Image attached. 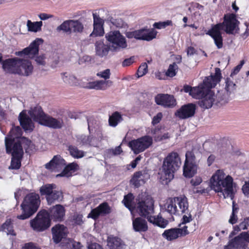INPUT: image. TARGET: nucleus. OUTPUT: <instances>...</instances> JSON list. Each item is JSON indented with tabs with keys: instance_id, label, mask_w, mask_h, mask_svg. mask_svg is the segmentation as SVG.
I'll return each mask as SVG.
<instances>
[{
	"instance_id": "obj_41",
	"label": "nucleus",
	"mask_w": 249,
	"mask_h": 249,
	"mask_svg": "<svg viewBox=\"0 0 249 249\" xmlns=\"http://www.w3.org/2000/svg\"><path fill=\"white\" fill-rule=\"evenodd\" d=\"M71 33H81L84 30L83 24L78 20H71Z\"/></svg>"
},
{
	"instance_id": "obj_10",
	"label": "nucleus",
	"mask_w": 249,
	"mask_h": 249,
	"mask_svg": "<svg viewBox=\"0 0 249 249\" xmlns=\"http://www.w3.org/2000/svg\"><path fill=\"white\" fill-rule=\"evenodd\" d=\"M49 214L46 210L40 211L36 216L30 220V226L35 231H43L49 228L51 224V221L49 217Z\"/></svg>"
},
{
	"instance_id": "obj_20",
	"label": "nucleus",
	"mask_w": 249,
	"mask_h": 249,
	"mask_svg": "<svg viewBox=\"0 0 249 249\" xmlns=\"http://www.w3.org/2000/svg\"><path fill=\"white\" fill-rule=\"evenodd\" d=\"M51 221L62 222L64 220L66 210L61 204H56L47 210Z\"/></svg>"
},
{
	"instance_id": "obj_14",
	"label": "nucleus",
	"mask_w": 249,
	"mask_h": 249,
	"mask_svg": "<svg viewBox=\"0 0 249 249\" xmlns=\"http://www.w3.org/2000/svg\"><path fill=\"white\" fill-rule=\"evenodd\" d=\"M152 143V138L145 135L137 139L131 140L128 142V145L135 154H138L149 148Z\"/></svg>"
},
{
	"instance_id": "obj_54",
	"label": "nucleus",
	"mask_w": 249,
	"mask_h": 249,
	"mask_svg": "<svg viewBox=\"0 0 249 249\" xmlns=\"http://www.w3.org/2000/svg\"><path fill=\"white\" fill-rule=\"evenodd\" d=\"M163 117L162 113L161 112H159L157 114L154 116L152 121V124L155 125L159 123Z\"/></svg>"
},
{
	"instance_id": "obj_35",
	"label": "nucleus",
	"mask_w": 249,
	"mask_h": 249,
	"mask_svg": "<svg viewBox=\"0 0 249 249\" xmlns=\"http://www.w3.org/2000/svg\"><path fill=\"white\" fill-rule=\"evenodd\" d=\"M162 235L168 241H173L177 239L179 237H181L178 230V228L166 230L162 234Z\"/></svg>"
},
{
	"instance_id": "obj_2",
	"label": "nucleus",
	"mask_w": 249,
	"mask_h": 249,
	"mask_svg": "<svg viewBox=\"0 0 249 249\" xmlns=\"http://www.w3.org/2000/svg\"><path fill=\"white\" fill-rule=\"evenodd\" d=\"M28 113L34 121L42 125L55 129H61L64 126L62 119H56L47 114L39 106L31 108Z\"/></svg>"
},
{
	"instance_id": "obj_61",
	"label": "nucleus",
	"mask_w": 249,
	"mask_h": 249,
	"mask_svg": "<svg viewBox=\"0 0 249 249\" xmlns=\"http://www.w3.org/2000/svg\"><path fill=\"white\" fill-rule=\"evenodd\" d=\"M202 181V178L199 177H196L194 178L191 180V184L194 186H196L199 185Z\"/></svg>"
},
{
	"instance_id": "obj_23",
	"label": "nucleus",
	"mask_w": 249,
	"mask_h": 249,
	"mask_svg": "<svg viewBox=\"0 0 249 249\" xmlns=\"http://www.w3.org/2000/svg\"><path fill=\"white\" fill-rule=\"evenodd\" d=\"M221 29L215 24L212 26V28L206 33V35L210 36L213 39L215 46L218 49L223 47V39L222 36Z\"/></svg>"
},
{
	"instance_id": "obj_31",
	"label": "nucleus",
	"mask_w": 249,
	"mask_h": 249,
	"mask_svg": "<svg viewBox=\"0 0 249 249\" xmlns=\"http://www.w3.org/2000/svg\"><path fill=\"white\" fill-rule=\"evenodd\" d=\"M143 217H138L133 219L132 226L135 231L145 232L148 229L147 222Z\"/></svg>"
},
{
	"instance_id": "obj_1",
	"label": "nucleus",
	"mask_w": 249,
	"mask_h": 249,
	"mask_svg": "<svg viewBox=\"0 0 249 249\" xmlns=\"http://www.w3.org/2000/svg\"><path fill=\"white\" fill-rule=\"evenodd\" d=\"M211 187L216 192H222L225 198H234L233 178L230 176H226L223 170H217L210 179Z\"/></svg>"
},
{
	"instance_id": "obj_64",
	"label": "nucleus",
	"mask_w": 249,
	"mask_h": 249,
	"mask_svg": "<svg viewBox=\"0 0 249 249\" xmlns=\"http://www.w3.org/2000/svg\"><path fill=\"white\" fill-rule=\"evenodd\" d=\"M88 248V249H104L100 245L96 243L89 244Z\"/></svg>"
},
{
	"instance_id": "obj_53",
	"label": "nucleus",
	"mask_w": 249,
	"mask_h": 249,
	"mask_svg": "<svg viewBox=\"0 0 249 249\" xmlns=\"http://www.w3.org/2000/svg\"><path fill=\"white\" fill-rule=\"evenodd\" d=\"M93 25H102L104 24L103 20L99 16H97L95 13L93 14Z\"/></svg>"
},
{
	"instance_id": "obj_52",
	"label": "nucleus",
	"mask_w": 249,
	"mask_h": 249,
	"mask_svg": "<svg viewBox=\"0 0 249 249\" xmlns=\"http://www.w3.org/2000/svg\"><path fill=\"white\" fill-rule=\"evenodd\" d=\"M135 57L134 56H131L128 58L125 59L122 62V66L124 67H128L132 65L135 62Z\"/></svg>"
},
{
	"instance_id": "obj_55",
	"label": "nucleus",
	"mask_w": 249,
	"mask_h": 249,
	"mask_svg": "<svg viewBox=\"0 0 249 249\" xmlns=\"http://www.w3.org/2000/svg\"><path fill=\"white\" fill-rule=\"evenodd\" d=\"M66 74H67L66 72L62 73V74H63L64 76V77H63V79L64 81L66 83H69V84H70L71 85H73L74 84V83L73 82H72L71 81H72L73 80H77L76 78L73 75H70L69 76V79L68 80L67 79V76H65V75Z\"/></svg>"
},
{
	"instance_id": "obj_7",
	"label": "nucleus",
	"mask_w": 249,
	"mask_h": 249,
	"mask_svg": "<svg viewBox=\"0 0 249 249\" xmlns=\"http://www.w3.org/2000/svg\"><path fill=\"white\" fill-rule=\"evenodd\" d=\"M165 209L171 215H179L188 211V202L186 197H175L167 199Z\"/></svg>"
},
{
	"instance_id": "obj_4",
	"label": "nucleus",
	"mask_w": 249,
	"mask_h": 249,
	"mask_svg": "<svg viewBox=\"0 0 249 249\" xmlns=\"http://www.w3.org/2000/svg\"><path fill=\"white\" fill-rule=\"evenodd\" d=\"M39 195L36 193H30L26 195L20 205L22 213L17 217L20 220L29 218L37 211L40 204Z\"/></svg>"
},
{
	"instance_id": "obj_50",
	"label": "nucleus",
	"mask_w": 249,
	"mask_h": 249,
	"mask_svg": "<svg viewBox=\"0 0 249 249\" xmlns=\"http://www.w3.org/2000/svg\"><path fill=\"white\" fill-rule=\"evenodd\" d=\"M148 72V66L146 63H142L139 66L137 71V74L138 75V77H141L145 75Z\"/></svg>"
},
{
	"instance_id": "obj_16",
	"label": "nucleus",
	"mask_w": 249,
	"mask_h": 249,
	"mask_svg": "<svg viewBox=\"0 0 249 249\" xmlns=\"http://www.w3.org/2000/svg\"><path fill=\"white\" fill-rule=\"evenodd\" d=\"M247 242L249 243V231L243 232L230 240L224 249H246Z\"/></svg>"
},
{
	"instance_id": "obj_32",
	"label": "nucleus",
	"mask_w": 249,
	"mask_h": 249,
	"mask_svg": "<svg viewBox=\"0 0 249 249\" xmlns=\"http://www.w3.org/2000/svg\"><path fill=\"white\" fill-rule=\"evenodd\" d=\"M107 246L109 249H123L125 244L120 238L110 235L107 238Z\"/></svg>"
},
{
	"instance_id": "obj_21",
	"label": "nucleus",
	"mask_w": 249,
	"mask_h": 249,
	"mask_svg": "<svg viewBox=\"0 0 249 249\" xmlns=\"http://www.w3.org/2000/svg\"><path fill=\"white\" fill-rule=\"evenodd\" d=\"M196 106L193 103H188L182 106L175 113V115L180 119H186L194 116Z\"/></svg>"
},
{
	"instance_id": "obj_46",
	"label": "nucleus",
	"mask_w": 249,
	"mask_h": 249,
	"mask_svg": "<svg viewBox=\"0 0 249 249\" xmlns=\"http://www.w3.org/2000/svg\"><path fill=\"white\" fill-rule=\"evenodd\" d=\"M71 19L64 21L60 25L57 27L58 31H63L64 33L71 34Z\"/></svg>"
},
{
	"instance_id": "obj_30",
	"label": "nucleus",
	"mask_w": 249,
	"mask_h": 249,
	"mask_svg": "<svg viewBox=\"0 0 249 249\" xmlns=\"http://www.w3.org/2000/svg\"><path fill=\"white\" fill-rule=\"evenodd\" d=\"M135 36L137 40L150 41L156 38L157 32L153 30L149 31L147 29H142L135 30Z\"/></svg>"
},
{
	"instance_id": "obj_29",
	"label": "nucleus",
	"mask_w": 249,
	"mask_h": 249,
	"mask_svg": "<svg viewBox=\"0 0 249 249\" xmlns=\"http://www.w3.org/2000/svg\"><path fill=\"white\" fill-rule=\"evenodd\" d=\"M19 61L18 72L17 74L25 76L31 75L33 71V66L31 62L28 60L21 58Z\"/></svg>"
},
{
	"instance_id": "obj_56",
	"label": "nucleus",
	"mask_w": 249,
	"mask_h": 249,
	"mask_svg": "<svg viewBox=\"0 0 249 249\" xmlns=\"http://www.w3.org/2000/svg\"><path fill=\"white\" fill-rule=\"evenodd\" d=\"M45 56L44 54L36 57L35 61L38 65L44 66L46 64Z\"/></svg>"
},
{
	"instance_id": "obj_34",
	"label": "nucleus",
	"mask_w": 249,
	"mask_h": 249,
	"mask_svg": "<svg viewBox=\"0 0 249 249\" xmlns=\"http://www.w3.org/2000/svg\"><path fill=\"white\" fill-rule=\"evenodd\" d=\"M78 165L75 162H72L65 165V167L61 173L58 174L57 177H70L72 176V173L78 170Z\"/></svg>"
},
{
	"instance_id": "obj_62",
	"label": "nucleus",
	"mask_w": 249,
	"mask_h": 249,
	"mask_svg": "<svg viewBox=\"0 0 249 249\" xmlns=\"http://www.w3.org/2000/svg\"><path fill=\"white\" fill-rule=\"evenodd\" d=\"M242 190L245 196L249 195V180L245 182L244 185L242 186Z\"/></svg>"
},
{
	"instance_id": "obj_11",
	"label": "nucleus",
	"mask_w": 249,
	"mask_h": 249,
	"mask_svg": "<svg viewBox=\"0 0 249 249\" xmlns=\"http://www.w3.org/2000/svg\"><path fill=\"white\" fill-rule=\"evenodd\" d=\"M198 161L193 150L187 151L185 154V160L183 165V175L187 178H191L196 174Z\"/></svg>"
},
{
	"instance_id": "obj_39",
	"label": "nucleus",
	"mask_w": 249,
	"mask_h": 249,
	"mask_svg": "<svg viewBox=\"0 0 249 249\" xmlns=\"http://www.w3.org/2000/svg\"><path fill=\"white\" fill-rule=\"evenodd\" d=\"M123 120L122 116L120 112L115 111L109 117L108 124L112 127L116 126Z\"/></svg>"
},
{
	"instance_id": "obj_26",
	"label": "nucleus",
	"mask_w": 249,
	"mask_h": 249,
	"mask_svg": "<svg viewBox=\"0 0 249 249\" xmlns=\"http://www.w3.org/2000/svg\"><path fill=\"white\" fill-rule=\"evenodd\" d=\"M19 61L20 58L18 57L6 59L2 62V68L8 73L17 74L18 72Z\"/></svg>"
},
{
	"instance_id": "obj_19",
	"label": "nucleus",
	"mask_w": 249,
	"mask_h": 249,
	"mask_svg": "<svg viewBox=\"0 0 249 249\" xmlns=\"http://www.w3.org/2000/svg\"><path fill=\"white\" fill-rule=\"evenodd\" d=\"M150 175L146 170H142L135 172L131 179L130 183L135 188H138L141 186L144 185L150 178Z\"/></svg>"
},
{
	"instance_id": "obj_48",
	"label": "nucleus",
	"mask_w": 249,
	"mask_h": 249,
	"mask_svg": "<svg viewBox=\"0 0 249 249\" xmlns=\"http://www.w3.org/2000/svg\"><path fill=\"white\" fill-rule=\"evenodd\" d=\"M178 68V67L176 62L170 64L165 72V75L168 77H173L177 74Z\"/></svg>"
},
{
	"instance_id": "obj_57",
	"label": "nucleus",
	"mask_w": 249,
	"mask_h": 249,
	"mask_svg": "<svg viewBox=\"0 0 249 249\" xmlns=\"http://www.w3.org/2000/svg\"><path fill=\"white\" fill-rule=\"evenodd\" d=\"M178 230L181 237H184L189 234V231L188 230V227L187 226H184L182 228H178Z\"/></svg>"
},
{
	"instance_id": "obj_15",
	"label": "nucleus",
	"mask_w": 249,
	"mask_h": 249,
	"mask_svg": "<svg viewBox=\"0 0 249 249\" xmlns=\"http://www.w3.org/2000/svg\"><path fill=\"white\" fill-rule=\"evenodd\" d=\"M215 96L214 93L211 90L201 98L197 102V104L201 108L205 109L210 108L214 104L217 106H220L227 103L223 99L217 96H216V100L215 101Z\"/></svg>"
},
{
	"instance_id": "obj_47",
	"label": "nucleus",
	"mask_w": 249,
	"mask_h": 249,
	"mask_svg": "<svg viewBox=\"0 0 249 249\" xmlns=\"http://www.w3.org/2000/svg\"><path fill=\"white\" fill-rule=\"evenodd\" d=\"M236 88V84L231 80V78L227 77L225 80V89L228 93L233 92Z\"/></svg>"
},
{
	"instance_id": "obj_51",
	"label": "nucleus",
	"mask_w": 249,
	"mask_h": 249,
	"mask_svg": "<svg viewBox=\"0 0 249 249\" xmlns=\"http://www.w3.org/2000/svg\"><path fill=\"white\" fill-rule=\"evenodd\" d=\"M172 25H173V22H172V20H167L166 21H162V22H155L153 24V26L154 27V28L158 29L165 28L167 26H172Z\"/></svg>"
},
{
	"instance_id": "obj_42",
	"label": "nucleus",
	"mask_w": 249,
	"mask_h": 249,
	"mask_svg": "<svg viewBox=\"0 0 249 249\" xmlns=\"http://www.w3.org/2000/svg\"><path fill=\"white\" fill-rule=\"evenodd\" d=\"M238 210L239 207L238 205L236 204L234 201H233L232 205V213L229 220V222L230 224L233 225L237 222L238 217L237 214L238 212Z\"/></svg>"
},
{
	"instance_id": "obj_43",
	"label": "nucleus",
	"mask_w": 249,
	"mask_h": 249,
	"mask_svg": "<svg viewBox=\"0 0 249 249\" xmlns=\"http://www.w3.org/2000/svg\"><path fill=\"white\" fill-rule=\"evenodd\" d=\"M18 142L20 145L22 147V145H23L26 152H28V150L32 147L33 144L32 141L28 138L25 137H21L19 140H17L14 142V143Z\"/></svg>"
},
{
	"instance_id": "obj_18",
	"label": "nucleus",
	"mask_w": 249,
	"mask_h": 249,
	"mask_svg": "<svg viewBox=\"0 0 249 249\" xmlns=\"http://www.w3.org/2000/svg\"><path fill=\"white\" fill-rule=\"evenodd\" d=\"M43 40L42 38H36L30 45L21 51L16 53V54L22 56V55H28L30 58H34L36 55L38 53L39 46L42 43Z\"/></svg>"
},
{
	"instance_id": "obj_33",
	"label": "nucleus",
	"mask_w": 249,
	"mask_h": 249,
	"mask_svg": "<svg viewBox=\"0 0 249 249\" xmlns=\"http://www.w3.org/2000/svg\"><path fill=\"white\" fill-rule=\"evenodd\" d=\"M96 54L100 57L106 56L110 50V47L104 43L102 40H99L95 43Z\"/></svg>"
},
{
	"instance_id": "obj_12",
	"label": "nucleus",
	"mask_w": 249,
	"mask_h": 249,
	"mask_svg": "<svg viewBox=\"0 0 249 249\" xmlns=\"http://www.w3.org/2000/svg\"><path fill=\"white\" fill-rule=\"evenodd\" d=\"M240 22L236 18V16L233 13L225 14L223 17V21L215 24L218 26L221 30H224L227 34H234L235 31L239 30V25Z\"/></svg>"
},
{
	"instance_id": "obj_6",
	"label": "nucleus",
	"mask_w": 249,
	"mask_h": 249,
	"mask_svg": "<svg viewBox=\"0 0 249 249\" xmlns=\"http://www.w3.org/2000/svg\"><path fill=\"white\" fill-rule=\"evenodd\" d=\"M181 164V160L177 152H172L168 154L164 159L162 165L166 180L170 181L174 178V173L179 168Z\"/></svg>"
},
{
	"instance_id": "obj_8",
	"label": "nucleus",
	"mask_w": 249,
	"mask_h": 249,
	"mask_svg": "<svg viewBox=\"0 0 249 249\" xmlns=\"http://www.w3.org/2000/svg\"><path fill=\"white\" fill-rule=\"evenodd\" d=\"M56 185L54 183L44 184L39 188L41 196H45L49 205L59 202L63 199L62 192L56 190Z\"/></svg>"
},
{
	"instance_id": "obj_5",
	"label": "nucleus",
	"mask_w": 249,
	"mask_h": 249,
	"mask_svg": "<svg viewBox=\"0 0 249 249\" xmlns=\"http://www.w3.org/2000/svg\"><path fill=\"white\" fill-rule=\"evenodd\" d=\"M14 140L9 137L5 138V145L7 154L12 155L9 169H19L21 166V160L24 155L23 147L18 142L14 143Z\"/></svg>"
},
{
	"instance_id": "obj_49",
	"label": "nucleus",
	"mask_w": 249,
	"mask_h": 249,
	"mask_svg": "<svg viewBox=\"0 0 249 249\" xmlns=\"http://www.w3.org/2000/svg\"><path fill=\"white\" fill-rule=\"evenodd\" d=\"M104 33L103 26L102 25H93V30L90 35V36L95 37L98 36H102Z\"/></svg>"
},
{
	"instance_id": "obj_60",
	"label": "nucleus",
	"mask_w": 249,
	"mask_h": 249,
	"mask_svg": "<svg viewBox=\"0 0 249 249\" xmlns=\"http://www.w3.org/2000/svg\"><path fill=\"white\" fill-rule=\"evenodd\" d=\"M192 216L190 213L189 214V216L184 215L181 219V223L179 224V226H180L181 224H186V223L192 221Z\"/></svg>"
},
{
	"instance_id": "obj_27",
	"label": "nucleus",
	"mask_w": 249,
	"mask_h": 249,
	"mask_svg": "<svg viewBox=\"0 0 249 249\" xmlns=\"http://www.w3.org/2000/svg\"><path fill=\"white\" fill-rule=\"evenodd\" d=\"M18 121L21 127L25 131L31 132L35 128L32 119L26 114L25 110H22L19 114Z\"/></svg>"
},
{
	"instance_id": "obj_40",
	"label": "nucleus",
	"mask_w": 249,
	"mask_h": 249,
	"mask_svg": "<svg viewBox=\"0 0 249 249\" xmlns=\"http://www.w3.org/2000/svg\"><path fill=\"white\" fill-rule=\"evenodd\" d=\"M68 150L69 151L70 155L75 159H80L85 156L83 151L79 150L76 146L73 145H69Z\"/></svg>"
},
{
	"instance_id": "obj_44",
	"label": "nucleus",
	"mask_w": 249,
	"mask_h": 249,
	"mask_svg": "<svg viewBox=\"0 0 249 249\" xmlns=\"http://www.w3.org/2000/svg\"><path fill=\"white\" fill-rule=\"evenodd\" d=\"M27 25L29 31L36 32L41 30L42 22L40 21L32 22L31 20H28Z\"/></svg>"
},
{
	"instance_id": "obj_28",
	"label": "nucleus",
	"mask_w": 249,
	"mask_h": 249,
	"mask_svg": "<svg viewBox=\"0 0 249 249\" xmlns=\"http://www.w3.org/2000/svg\"><path fill=\"white\" fill-rule=\"evenodd\" d=\"M66 165V161L60 155L54 156L53 159L45 164V168L49 170L58 171Z\"/></svg>"
},
{
	"instance_id": "obj_3",
	"label": "nucleus",
	"mask_w": 249,
	"mask_h": 249,
	"mask_svg": "<svg viewBox=\"0 0 249 249\" xmlns=\"http://www.w3.org/2000/svg\"><path fill=\"white\" fill-rule=\"evenodd\" d=\"M222 78L220 69L219 68H215L214 74H212L210 76L206 77L202 83L197 87H193L192 97L200 100L211 91V89L220 82Z\"/></svg>"
},
{
	"instance_id": "obj_25",
	"label": "nucleus",
	"mask_w": 249,
	"mask_h": 249,
	"mask_svg": "<svg viewBox=\"0 0 249 249\" xmlns=\"http://www.w3.org/2000/svg\"><path fill=\"white\" fill-rule=\"evenodd\" d=\"M111 209L107 202L100 204L96 208L92 209L88 214V218H91L94 220L97 219L101 214L106 215L110 213Z\"/></svg>"
},
{
	"instance_id": "obj_36",
	"label": "nucleus",
	"mask_w": 249,
	"mask_h": 249,
	"mask_svg": "<svg viewBox=\"0 0 249 249\" xmlns=\"http://www.w3.org/2000/svg\"><path fill=\"white\" fill-rule=\"evenodd\" d=\"M0 231L6 232L8 235H16L14 229L13 220L11 218L7 219L5 222L1 225Z\"/></svg>"
},
{
	"instance_id": "obj_17",
	"label": "nucleus",
	"mask_w": 249,
	"mask_h": 249,
	"mask_svg": "<svg viewBox=\"0 0 249 249\" xmlns=\"http://www.w3.org/2000/svg\"><path fill=\"white\" fill-rule=\"evenodd\" d=\"M106 38L112 44V47L115 51L127 47L124 37L118 31H110L106 35Z\"/></svg>"
},
{
	"instance_id": "obj_38",
	"label": "nucleus",
	"mask_w": 249,
	"mask_h": 249,
	"mask_svg": "<svg viewBox=\"0 0 249 249\" xmlns=\"http://www.w3.org/2000/svg\"><path fill=\"white\" fill-rule=\"evenodd\" d=\"M134 196L133 194L129 193L124 196L123 203L126 208L130 211H132L135 209L134 205Z\"/></svg>"
},
{
	"instance_id": "obj_13",
	"label": "nucleus",
	"mask_w": 249,
	"mask_h": 249,
	"mask_svg": "<svg viewBox=\"0 0 249 249\" xmlns=\"http://www.w3.org/2000/svg\"><path fill=\"white\" fill-rule=\"evenodd\" d=\"M137 210L141 216L146 218L148 221L154 213L153 200L149 198L139 199L137 203Z\"/></svg>"
},
{
	"instance_id": "obj_22",
	"label": "nucleus",
	"mask_w": 249,
	"mask_h": 249,
	"mask_svg": "<svg viewBox=\"0 0 249 249\" xmlns=\"http://www.w3.org/2000/svg\"><path fill=\"white\" fill-rule=\"evenodd\" d=\"M53 240L55 244L59 243L68 235V229L64 225L57 224L52 228Z\"/></svg>"
},
{
	"instance_id": "obj_37",
	"label": "nucleus",
	"mask_w": 249,
	"mask_h": 249,
	"mask_svg": "<svg viewBox=\"0 0 249 249\" xmlns=\"http://www.w3.org/2000/svg\"><path fill=\"white\" fill-rule=\"evenodd\" d=\"M154 225L161 228H165L168 224V221L162 218L161 216H152L148 221Z\"/></svg>"
},
{
	"instance_id": "obj_9",
	"label": "nucleus",
	"mask_w": 249,
	"mask_h": 249,
	"mask_svg": "<svg viewBox=\"0 0 249 249\" xmlns=\"http://www.w3.org/2000/svg\"><path fill=\"white\" fill-rule=\"evenodd\" d=\"M110 70L108 69L100 71L97 73L96 75L99 77L104 78V80H100L89 82L82 87L86 89L105 90L112 85V81L107 80L110 78Z\"/></svg>"
},
{
	"instance_id": "obj_24",
	"label": "nucleus",
	"mask_w": 249,
	"mask_h": 249,
	"mask_svg": "<svg viewBox=\"0 0 249 249\" xmlns=\"http://www.w3.org/2000/svg\"><path fill=\"white\" fill-rule=\"evenodd\" d=\"M156 103L164 107L172 108L176 104V100L173 95L164 94H159L155 98Z\"/></svg>"
},
{
	"instance_id": "obj_58",
	"label": "nucleus",
	"mask_w": 249,
	"mask_h": 249,
	"mask_svg": "<svg viewBox=\"0 0 249 249\" xmlns=\"http://www.w3.org/2000/svg\"><path fill=\"white\" fill-rule=\"evenodd\" d=\"M73 222L75 224L81 225L83 223V216L82 214H76L73 216Z\"/></svg>"
},
{
	"instance_id": "obj_59",
	"label": "nucleus",
	"mask_w": 249,
	"mask_h": 249,
	"mask_svg": "<svg viewBox=\"0 0 249 249\" xmlns=\"http://www.w3.org/2000/svg\"><path fill=\"white\" fill-rule=\"evenodd\" d=\"M69 247L70 249H82L83 246L80 242L73 241L69 244Z\"/></svg>"
},
{
	"instance_id": "obj_45",
	"label": "nucleus",
	"mask_w": 249,
	"mask_h": 249,
	"mask_svg": "<svg viewBox=\"0 0 249 249\" xmlns=\"http://www.w3.org/2000/svg\"><path fill=\"white\" fill-rule=\"evenodd\" d=\"M22 134V131L21 128L19 126H14L12 127L9 134L6 137H10L14 140L15 142V138H18L21 136Z\"/></svg>"
},
{
	"instance_id": "obj_63",
	"label": "nucleus",
	"mask_w": 249,
	"mask_h": 249,
	"mask_svg": "<svg viewBox=\"0 0 249 249\" xmlns=\"http://www.w3.org/2000/svg\"><path fill=\"white\" fill-rule=\"evenodd\" d=\"M21 249H40L37 247L34 243L30 242L26 243Z\"/></svg>"
}]
</instances>
